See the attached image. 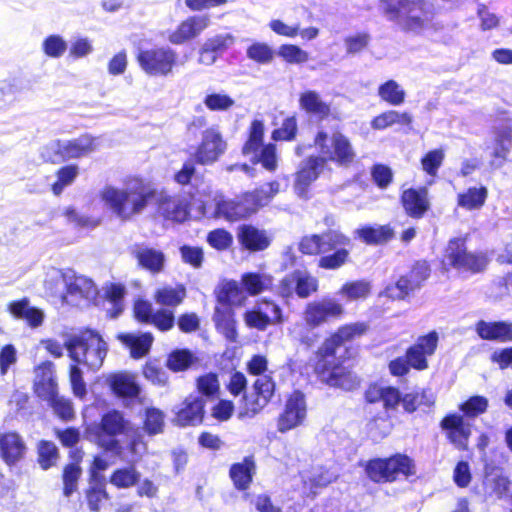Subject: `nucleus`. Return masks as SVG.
I'll use <instances>...</instances> for the list:
<instances>
[{
	"label": "nucleus",
	"instance_id": "nucleus-1",
	"mask_svg": "<svg viewBox=\"0 0 512 512\" xmlns=\"http://www.w3.org/2000/svg\"><path fill=\"white\" fill-rule=\"evenodd\" d=\"M155 196L152 186L138 177L126 180L122 187L105 186L100 192L105 205L123 221L141 214Z\"/></svg>",
	"mask_w": 512,
	"mask_h": 512
},
{
	"label": "nucleus",
	"instance_id": "nucleus-2",
	"mask_svg": "<svg viewBox=\"0 0 512 512\" xmlns=\"http://www.w3.org/2000/svg\"><path fill=\"white\" fill-rule=\"evenodd\" d=\"M380 9L387 20L406 31L419 32L432 19L430 5L422 0H381Z\"/></svg>",
	"mask_w": 512,
	"mask_h": 512
},
{
	"label": "nucleus",
	"instance_id": "nucleus-3",
	"mask_svg": "<svg viewBox=\"0 0 512 512\" xmlns=\"http://www.w3.org/2000/svg\"><path fill=\"white\" fill-rule=\"evenodd\" d=\"M248 371L259 376L253 384V393L244 395V404L238 413V418H253L270 401L274 394L275 383L269 375H262L267 370V360L264 356L255 355L248 362Z\"/></svg>",
	"mask_w": 512,
	"mask_h": 512
},
{
	"label": "nucleus",
	"instance_id": "nucleus-4",
	"mask_svg": "<svg viewBox=\"0 0 512 512\" xmlns=\"http://www.w3.org/2000/svg\"><path fill=\"white\" fill-rule=\"evenodd\" d=\"M69 357L92 371L99 370L107 355L108 346L103 338L92 330L70 336L64 343Z\"/></svg>",
	"mask_w": 512,
	"mask_h": 512
},
{
	"label": "nucleus",
	"instance_id": "nucleus-5",
	"mask_svg": "<svg viewBox=\"0 0 512 512\" xmlns=\"http://www.w3.org/2000/svg\"><path fill=\"white\" fill-rule=\"evenodd\" d=\"M129 429L130 422L125 419L123 413L110 410L102 416L99 423L87 427L85 437L108 452L120 454L122 447L117 437L126 435Z\"/></svg>",
	"mask_w": 512,
	"mask_h": 512
},
{
	"label": "nucleus",
	"instance_id": "nucleus-6",
	"mask_svg": "<svg viewBox=\"0 0 512 512\" xmlns=\"http://www.w3.org/2000/svg\"><path fill=\"white\" fill-rule=\"evenodd\" d=\"M314 145L319 156L339 166H349L355 159L356 153L350 140L341 132H334L331 137L325 131H319L314 138Z\"/></svg>",
	"mask_w": 512,
	"mask_h": 512
},
{
	"label": "nucleus",
	"instance_id": "nucleus-7",
	"mask_svg": "<svg viewBox=\"0 0 512 512\" xmlns=\"http://www.w3.org/2000/svg\"><path fill=\"white\" fill-rule=\"evenodd\" d=\"M95 149V138L84 134L70 140L52 141L43 148L41 155L46 161L59 163L85 157Z\"/></svg>",
	"mask_w": 512,
	"mask_h": 512
},
{
	"label": "nucleus",
	"instance_id": "nucleus-8",
	"mask_svg": "<svg viewBox=\"0 0 512 512\" xmlns=\"http://www.w3.org/2000/svg\"><path fill=\"white\" fill-rule=\"evenodd\" d=\"M366 473L374 482H391L398 475H414L415 466L407 455L396 454L389 458L370 460L366 465Z\"/></svg>",
	"mask_w": 512,
	"mask_h": 512
},
{
	"label": "nucleus",
	"instance_id": "nucleus-9",
	"mask_svg": "<svg viewBox=\"0 0 512 512\" xmlns=\"http://www.w3.org/2000/svg\"><path fill=\"white\" fill-rule=\"evenodd\" d=\"M488 260L482 252H469L464 238L451 239L446 247L443 265L458 271L478 273L485 269Z\"/></svg>",
	"mask_w": 512,
	"mask_h": 512
},
{
	"label": "nucleus",
	"instance_id": "nucleus-10",
	"mask_svg": "<svg viewBox=\"0 0 512 512\" xmlns=\"http://www.w3.org/2000/svg\"><path fill=\"white\" fill-rule=\"evenodd\" d=\"M178 55L168 46L141 50L137 60L140 67L150 76H167L172 73Z\"/></svg>",
	"mask_w": 512,
	"mask_h": 512
},
{
	"label": "nucleus",
	"instance_id": "nucleus-11",
	"mask_svg": "<svg viewBox=\"0 0 512 512\" xmlns=\"http://www.w3.org/2000/svg\"><path fill=\"white\" fill-rule=\"evenodd\" d=\"M54 278L62 279L66 286V294L63 299L67 302H77L80 299L91 301L98 294V289L92 279L77 275L73 270L61 272L54 271Z\"/></svg>",
	"mask_w": 512,
	"mask_h": 512
},
{
	"label": "nucleus",
	"instance_id": "nucleus-12",
	"mask_svg": "<svg viewBox=\"0 0 512 512\" xmlns=\"http://www.w3.org/2000/svg\"><path fill=\"white\" fill-rule=\"evenodd\" d=\"M216 216L223 217L229 221H237L246 218L258 211L257 199L251 192L244 193L233 200H226L222 197L216 198Z\"/></svg>",
	"mask_w": 512,
	"mask_h": 512
},
{
	"label": "nucleus",
	"instance_id": "nucleus-13",
	"mask_svg": "<svg viewBox=\"0 0 512 512\" xmlns=\"http://www.w3.org/2000/svg\"><path fill=\"white\" fill-rule=\"evenodd\" d=\"M343 306L333 298L309 302L303 312V318L307 326L316 328L331 319L341 317Z\"/></svg>",
	"mask_w": 512,
	"mask_h": 512
},
{
	"label": "nucleus",
	"instance_id": "nucleus-14",
	"mask_svg": "<svg viewBox=\"0 0 512 512\" xmlns=\"http://www.w3.org/2000/svg\"><path fill=\"white\" fill-rule=\"evenodd\" d=\"M227 143L217 127L203 131L201 143L195 152V160L201 165L215 163L226 151Z\"/></svg>",
	"mask_w": 512,
	"mask_h": 512
},
{
	"label": "nucleus",
	"instance_id": "nucleus-15",
	"mask_svg": "<svg viewBox=\"0 0 512 512\" xmlns=\"http://www.w3.org/2000/svg\"><path fill=\"white\" fill-rule=\"evenodd\" d=\"M325 158L309 156L300 162L295 173L293 188L300 198H307L308 191L325 168Z\"/></svg>",
	"mask_w": 512,
	"mask_h": 512
},
{
	"label": "nucleus",
	"instance_id": "nucleus-16",
	"mask_svg": "<svg viewBox=\"0 0 512 512\" xmlns=\"http://www.w3.org/2000/svg\"><path fill=\"white\" fill-rule=\"evenodd\" d=\"M307 415V406L304 395L295 391L287 399L283 412L277 420V429L280 433H286L300 426Z\"/></svg>",
	"mask_w": 512,
	"mask_h": 512
},
{
	"label": "nucleus",
	"instance_id": "nucleus-17",
	"mask_svg": "<svg viewBox=\"0 0 512 512\" xmlns=\"http://www.w3.org/2000/svg\"><path fill=\"white\" fill-rule=\"evenodd\" d=\"M211 25L208 14H195L181 21L179 25L168 34V41L174 45H181L197 38Z\"/></svg>",
	"mask_w": 512,
	"mask_h": 512
},
{
	"label": "nucleus",
	"instance_id": "nucleus-18",
	"mask_svg": "<svg viewBox=\"0 0 512 512\" xmlns=\"http://www.w3.org/2000/svg\"><path fill=\"white\" fill-rule=\"evenodd\" d=\"M318 289V280L306 270H295L285 276L279 287L282 296H290L295 292L300 298H307Z\"/></svg>",
	"mask_w": 512,
	"mask_h": 512
},
{
	"label": "nucleus",
	"instance_id": "nucleus-19",
	"mask_svg": "<svg viewBox=\"0 0 512 512\" xmlns=\"http://www.w3.org/2000/svg\"><path fill=\"white\" fill-rule=\"evenodd\" d=\"M441 429L446 433L447 439L459 450L468 448L471 436V425L466 423L462 415L451 413L440 422Z\"/></svg>",
	"mask_w": 512,
	"mask_h": 512
},
{
	"label": "nucleus",
	"instance_id": "nucleus-20",
	"mask_svg": "<svg viewBox=\"0 0 512 512\" xmlns=\"http://www.w3.org/2000/svg\"><path fill=\"white\" fill-rule=\"evenodd\" d=\"M438 333L432 331L421 336L416 343L406 352V358L411 367L417 370H424L428 367L427 357L435 353L438 345Z\"/></svg>",
	"mask_w": 512,
	"mask_h": 512
},
{
	"label": "nucleus",
	"instance_id": "nucleus-21",
	"mask_svg": "<svg viewBox=\"0 0 512 512\" xmlns=\"http://www.w3.org/2000/svg\"><path fill=\"white\" fill-rule=\"evenodd\" d=\"M475 332L482 340L512 342V322L479 320Z\"/></svg>",
	"mask_w": 512,
	"mask_h": 512
},
{
	"label": "nucleus",
	"instance_id": "nucleus-22",
	"mask_svg": "<svg viewBox=\"0 0 512 512\" xmlns=\"http://www.w3.org/2000/svg\"><path fill=\"white\" fill-rule=\"evenodd\" d=\"M204 417V400L201 396L190 395L176 410V422L181 426H195Z\"/></svg>",
	"mask_w": 512,
	"mask_h": 512
},
{
	"label": "nucleus",
	"instance_id": "nucleus-23",
	"mask_svg": "<svg viewBox=\"0 0 512 512\" xmlns=\"http://www.w3.org/2000/svg\"><path fill=\"white\" fill-rule=\"evenodd\" d=\"M367 330V325L364 323H352L342 326L338 331L327 339L321 347V353L324 357L333 356L336 354L337 349L342 346L346 341H349L357 336H361Z\"/></svg>",
	"mask_w": 512,
	"mask_h": 512
},
{
	"label": "nucleus",
	"instance_id": "nucleus-24",
	"mask_svg": "<svg viewBox=\"0 0 512 512\" xmlns=\"http://www.w3.org/2000/svg\"><path fill=\"white\" fill-rule=\"evenodd\" d=\"M159 213L167 220L184 222L188 215V203L185 199L161 193L157 199Z\"/></svg>",
	"mask_w": 512,
	"mask_h": 512
},
{
	"label": "nucleus",
	"instance_id": "nucleus-25",
	"mask_svg": "<svg viewBox=\"0 0 512 512\" xmlns=\"http://www.w3.org/2000/svg\"><path fill=\"white\" fill-rule=\"evenodd\" d=\"M401 201L406 213L412 218H421L430 208L426 188L407 189L403 191Z\"/></svg>",
	"mask_w": 512,
	"mask_h": 512
},
{
	"label": "nucleus",
	"instance_id": "nucleus-26",
	"mask_svg": "<svg viewBox=\"0 0 512 512\" xmlns=\"http://www.w3.org/2000/svg\"><path fill=\"white\" fill-rule=\"evenodd\" d=\"M34 388L36 394L42 399L52 397L57 391L52 362H43L35 368Z\"/></svg>",
	"mask_w": 512,
	"mask_h": 512
},
{
	"label": "nucleus",
	"instance_id": "nucleus-27",
	"mask_svg": "<svg viewBox=\"0 0 512 512\" xmlns=\"http://www.w3.org/2000/svg\"><path fill=\"white\" fill-rule=\"evenodd\" d=\"M512 146V129L505 127L494 132V143L492 146L490 165L492 168H500L507 160Z\"/></svg>",
	"mask_w": 512,
	"mask_h": 512
},
{
	"label": "nucleus",
	"instance_id": "nucleus-28",
	"mask_svg": "<svg viewBox=\"0 0 512 512\" xmlns=\"http://www.w3.org/2000/svg\"><path fill=\"white\" fill-rule=\"evenodd\" d=\"M132 254L137 259L138 264L151 273H159L164 268L165 255L160 250L137 245L133 248Z\"/></svg>",
	"mask_w": 512,
	"mask_h": 512
},
{
	"label": "nucleus",
	"instance_id": "nucleus-29",
	"mask_svg": "<svg viewBox=\"0 0 512 512\" xmlns=\"http://www.w3.org/2000/svg\"><path fill=\"white\" fill-rule=\"evenodd\" d=\"M322 380L328 385L344 390H352L359 385L357 376L344 366H334L331 370L319 371Z\"/></svg>",
	"mask_w": 512,
	"mask_h": 512
},
{
	"label": "nucleus",
	"instance_id": "nucleus-30",
	"mask_svg": "<svg viewBox=\"0 0 512 512\" xmlns=\"http://www.w3.org/2000/svg\"><path fill=\"white\" fill-rule=\"evenodd\" d=\"M8 311L15 318L25 320L33 328L40 326L44 320V313L38 308L31 307L27 298L10 302Z\"/></svg>",
	"mask_w": 512,
	"mask_h": 512
},
{
	"label": "nucleus",
	"instance_id": "nucleus-31",
	"mask_svg": "<svg viewBox=\"0 0 512 512\" xmlns=\"http://www.w3.org/2000/svg\"><path fill=\"white\" fill-rule=\"evenodd\" d=\"M299 106L306 113L319 119L327 118L331 112L330 105L323 101L320 94L314 90H307L300 94Z\"/></svg>",
	"mask_w": 512,
	"mask_h": 512
},
{
	"label": "nucleus",
	"instance_id": "nucleus-32",
	"mask_svg": "<svg viewBox=\"0 0 512 512\" xmlns=\"http://www.w3.org/2000/svg\"><path fill=\"white\" fill-rule=\"evenodd\" d=\"M483 485L487 498L495 497L496 499H507L510 492H512V482L508 477L502 474H487Z\"/></svg>",
	"mask_w": 512,
	"mask_h": 512
},
{
	"label": "nucleus",
	"instance_id": "nucleus-33",
	"mask_svg": "<svg viewBox=\"0 0 512 512\" xmlns=\"http://www.w3.org/2000/svg\"><path fill=\"white\" fill-rule=\"evenodd\" d=\"M0 451L4 461L13 464L24 455L25 445L18 434L8 433L0 436Z\"/></svg>",
	"mask_w": 512,
	"mask_h": 512
},
{
	"label": "nucleus",
	"instance_id": "nucleus-34",
	"mask_svg": "<svg viewBox=\"0 0 512 512\" xmlns=\"http://www.w3.org/2000/svg\"><path fill=\"white\" fill-rule=\"evenodd\" d=\"M239 239L243 246L252 251H261L270 245L266 232L250 225L241 228Z\"/></svg>",
	"mask_w": 512,
	"mask_h": 512
},
{
	"label": "nucleus",
	"instance_id": "nucleus-35",
	"mask_svg": "<svg viewBox=\"0 0 512 512\" xmlns=\"http://www.w3.org/2000/svg\"><path fill=\"white\" fill-rule=\"evenodd\" d=\"M218 307L231 305H241L245 300V295L236 281H225L220 284L216 291Z\"/></svg>",
	"mask_w": 512,
	"mask_h": 512
},
{
	"label": "nucleus",
	"instance_id": "nucleus-36",
	"mask_svg": "<svg viewBox=\"0 0 512 512\" xmlns=\"http://www.w3.org/2000/svg\"><path fill=\"white\" fill-rule=\"evenodd\" d=\"M338 472L325 466H313L311 470L303 474V481L309 484L310 489L322 488L331 484L338 478Z\"/></svg>",
	"mask_w": 512,
	"mask_h": 512
},
{
	"label": "nucleus",
	"instance_id": "nucleus-37",
	"mask_svg": "<svg viewBox=\"0 0 512 512\" xmlns=\"http://www.w3.org/2000/svg\"><path fill=\"white\" fill-rule=\"evenodd\" d=\"M213 319L217 329L225 336L226 339L230 341L236 340L237 332L231 307H216Z\"/></svg>",
	"mask_w": 512,
	"mask_h": 512
},
{
	"label": "nucleus",
	"instance_id": "nucleus-38",
	"mask_svg": "<svg viewBox=\"0 0 512 512\" xmlns=\"http://www.w3.org/2000/svg\"><path fill=\"white\" fill-rule=\"evenodd\" d=\"M243 289L249 295H257L273 286V277L266 273H245L241 277Z\"/></svg>",
	"mask_w": 512,
	"mask_h": 512
},
{
	"label": "nucleus",
	"instance_id": "nucleus-39",
	"mask_svg": "<svg viewBox=\"0 0 512 512\" xmlns=\"http://www.w3.org/2000/svg\"><path fill=\"white\" fill-rule=\"evenodd\" d=\"M366 398L369 402L381 400L386 409H394L402 402L400 392L394 387L372 386L366 392Z\"/></svg>",
	"mask_w": 512,
	"mask_h": 512
},
{
	"label": "nucleus",
	"instance_id": "nucleus-40",
	"mask_svg": "<svg viewBox=\"0 0 512 512\" xmlns=\"http://www.w3.org/2000/svg\"><path fill=\"white\" fill-rule=\"evenodd\" d=\"M254 468L255 464L250 458H245L243 462L232 465L230 477L237 489L245 490L249 487Z\"/></svg>",
	"mask_w": 512,
	"mask_h": 512
},
{
	"label": "nucleus",
	"instance_id": "nucleus-41",
	"mask_svg": "<svg viewBox=\"0 0 512 512\" xmlns=\"http://www.w3.org/2000/svg\"><path fill=\"white\" fill-rule=\"evenodd\" d=\"M122 341L130 348L133 358H142L145 356L153 343L151 333H142L140 335L127 334L121 337Z\"/></svg>",
	"mask_w": 512,
	"mask_h": 512
},
{
	"label": "nucleus",
	"instance_id": "nucleus-42",
	"mask_svg": "<svg viewBox=\"0 0 512 512\" xmlns=\"http://www.w3.org/2000/svg\"><path fill=\"white\" fill-rule=\"evenodd\" d=\"M141 473L134 465L116 469L110 476L109 482L119 488L127 489L135 486L140 481Z\"/></svg>",
	"mask_w": 512,
	"mask_h": 512
},
{
	"label": "nucleus",
	"instance_id": "nucleus-43",
	"mask_svg": "<svg viewBox=\"0 0 512 512\" xmlns=\"http://www.w3.org/2000/svg\"><path fill=\"white\" fill-rule=\"evenodd\" d=\"M110 386L119 397L134 398L138 396L140 387L134 379L126 374H116L110 378Z\"/></svg>",
	"mask_w": 512,
	"mask_h": 512
},
{
	"label": "nucleus",
	"instance_id": "nucleus-44",
	"mask_svg": "<svg viewBox=\"0 0 512 512\" xmlns=\"http://www.w3.org/2000/svg\"><path fill=\"white\" fill-rule=\"evenodd\" d=\"M356 233L367 244L385 243L394 236V231L389 225L364 227L358 229Z\"/></svg>",
	"mask_w": 512,
	"mask_h": 512
},
{
	"label": "nucleus",
	"instance_id": "nucleus-45",
	"mask_svg": "<svg viewBox=\"0 0 512 512\" xmlns=\"http://www.w3.org/2000/svg\"><path fill=\"white\" fill-rule=\"evenodd\" d=\"M264 130V122L262 120L255 119L252 121L249 127L248 139L242 148L243 155L250 156V154H255V152L259 151V149L264 146Z\"/></svg>",
	"mask_w": 512,
	"mask_h": 512
},
{
	"label": "nucleus",
	"instance_id": "nucleus-46",
	"mask_svg": "<svg viewBox=\"0 0 512 512\" xmlns=\"http://www.w3.org/2000/svg\"><path fill=\"white\" fill-rule=\"evenodd\" d=\"M249 157L253 163H260L269 172H274L278 167L277 149L273 143L264 145L255 154H250Z\"/></svg>",
	"mask_w": 512,
	"mask_h": 512
},
{
	"label": "nucleus",
	"instance_id": "nucleus-47",
	"mask_svg": "<svg viewBox=\"0 0 512 512\" xmlns=\"http://www.w3.org/2000/svg\"><path fill=\"white\" fill-rule=\"evenodd\" d=\"M68 49L67 41L59 34L46 36L41 43V51L48 58L60 59Z\"/></svg>",
	"mask_w": 512,
	"mask_h": 512
},
{
	"label": "nucleus",
	"instance_id": "nucleus-48",
	"mask_svg": "<svg viewBox=\"0 0 512 512\" xmlns=\"http://www.w3.org/2000/svg\"><path fill=\"white\" fill-rule=\"evenodd\" d=\"M378 96L390 105L399 106L404 103L406 93L395 80H388L379 86Z\"/></svg>",
	"mask_w": 512,
	"mask_h": 512
},
{
	"label": "nucleus",
	"instance_id": "nucleus-49",
	"mask_svg": "<svg viewBox=\"0 0 512 512\" xmlns=\"http://www.w3.org/2000/svg\"><path fill=\"white\" fill-rule=\"evenodd\" d=\"M488 196V191L485 187L469 188L466 192L458 195V205L467 210L481 208Z\"/></svg>",
	"mask_w": 512,
	"mask_h": 512
},
{
	"label": "nucleus",
	"instance_id": "nucleus-50",
	"mask_svg": "<svg viewBox=\"0 0 512 512\" xmlns=\"http://www.w3.org/2000/svg\"><path fill=\"white\" fill-rule=\"evenodd\" d=\"M186 296V290L183 286L159 288L155 292V301L162 306L175 307L179 305Z\"/></svg>",
	"mask_w": 512,
	"mask_h": 512
},
{
	"label": "nucleus",
	"instance_id": "nucleus-51",
	"mask_svg": "<svg viewBox=\"0 0 512 512\" xmlns=\"http://www.w3.org/2000/svg\"><path fill=\"white\" fill-rule=\"evenodd\" d=\"M79 175V167L77 165H67L60 168L57 173V181L52 184V192L54 195H60L63 190L70 186Z\"/></svg>",
	"mask_w": 512,
	"mask_h": 512
},
{
	"label": "nucleus",
	"instance_id": "nucleus-52",
	"mask_svg": "<svg viewBox=\"0 0 512 512\" xmlns=\"http://www.w3.org/2000/svg\"><path fill=\"white\" fill-rule=\"evenodd\" d=\"M370 293V284L364 280L352 281L344 284L338 294L347 300L363 299Z\"/></svg>",
	"mask_w": 512,
	"mask_h": 512
},
{
	"label": "nucleus",
	"instance_id": "nucleus-53",
	"mask_svg": "<svg viewBox=\"0 0 512 512\" xmlns=\"http://www.w3.org/2000/svg\"><path fill=\"white\" fill-rule=\"evenodd\" d=\"M248 59L258 64H269L274 57L273 49L264 42H254L246 50Z\"/></svg>",
	"mask_w": 512,
	"mask_h": 512
},
{
	"label": "nucleus",
	"instance_id": "nucleus-54",
	"mask_svg": "<svg viewBox=\"0 0 512 512\" xmlns=\"http://www.w3.org/2000/svg\"><path fill=\"white\" fill-rule=\"evenodd\" d=\"M488 399L475 395L459 405V410L468 418H475L487 411Z\"/></svg>",
	"mask_w": 512,
	"mask_h": 512
},
{
	"label": "nucleus",
	"instance_id": "nucleus-55",
	"mask_svg": "<svg viewBox=\"0 0 512 512\" xmlns=\"http://www.w3.org/2000/svg\"><path fill=\"white\" fill-rule=\"evenodd\" d=\"M49 402L54 413L63 420H71L74 417V409L69 399L59 396L57 391L52 397L44 398Z\"/></svg>",
	"mask_w": 512,
	"mask_h": 512
},
{
	"label": "nucleus",
	"instance_id": "nucleus-56",
	"mask_svg": "<svg viewBox=\"0 0 512 512\" xmlns=\"http://www.w3.org/2000/svg\"><path fill=\"white\" fill-rule=\"evenodd\" d=\"M434 403L432 393L427 391L408 393L402 398V404L405 411L414 412L419 406H430Z\"/></svg>",
	"mask_w": 512,
	"mask_h": 512
},
{
	"label": "nucleus",
	"instance_id": "nucleus-57",
	"mask_svg": "<svg viewBox=\"0 0 512 512\" xmlns=\"http://www.w3.org/2000/svg\"><path fill=\"white\" fill-rule=\"evenodd\" d=\"M164 414L157 408H147L145 412L144 429L153 436L163 432Z\"/></svg>",
	"mask_w": 512,
	"mask_h": 512
},
{
	"label": "nucleus",
	"instance_id": "nucleus-58",
	"mask_svg": "<svg viewBox=\"0 0 512 512\" xmlns=\"http://www.w3.org/2000/svg\"><path fill=\"white\" fill-rule=\"evenodd\" d=\"M82 470L78 464L71 463L65 466L63 471V493L66 497L71 496L78 486V480Z\"/></svg>",
	"mask_w": 512,
	"mask_h": 512
},
{
	"label": "nucleus",
	"instance_id": "nucleus-59",
	"mask_svg": "<svg viewBox=\"0 0 512 512\" xmlns=\"http://www.w3.org/2000/svg\"><path fill=\"white\" fill-rule=\"evenodd\" d=\"M58 458V449L53 442L41 441L38 445V462L43 470L52 467Z\"/></svg>",
	"mask_w": 512,
	"mask_h": 512
},
{
	"label": "nucleus",
	"instance_id": "nucleus-60",
	"mask_svg": "<svg viewBox=\"0 0 512 512\" xmlns=\"http://www.w3.org/2000/svg\"><path fill=\"white\" fill-rule=\"evenodd\" d=\"M298 131L297 119L295 116L287 117L281 126L272 132L274 141H292L296 138Z\"/></svg>",
	"mask_w": 512,
	"mask_h": 512
},
{
	"label": "nucleus",
	"instance_id": "nucleus-61",
	"mask_svg": "<svg viewBox=\"0 0 512 512\" xmlns=\"http://www.w3.org/2000/svg\"><path fill=\"white\" fill-rule=\"evenodd\" d=\"M278 55L290 64H302L309 59V54L305 50L293 44L280 46Z\"/></svg>",
	"mask_w": 512,
	"mask_h": 512
},
{
	"label": "nucleus",
	"instance_id": "nucleus-62",
	"mask_svg": "<svg viewBox=\"0 0 512 512\" xmlns=\"http://www.w3.org/2000/svg\"><path fill=\"white\" fill-rule=\"evenodd\" d=\"M236 42V37L232 33L216 34L205 41L208 49L215 51L218 55L223 54Z\"/></svg>",
	"mask_w": 512,
	"mask_h": 512
},
{
	"label": "nucleus",
	"instance_id": "nucleus-63",
	"mask_svg": "<svg viewBox=\"0 0 512 512\" xmlns=\"http://www.w3.org/2000/svg\"><path fill=\"white\" fill-rule=\"evenodd\" d=\"M193 361V355L188 350H175L168 356L167 367L174 371L187 369Z\"/></svg>",
	"mask_w": 512,
	"mask_h": 512
},
{
	"label": "nucleus",
	"instance_id": "nucleus-64",
	"mask_svg": "<svg viewBox=\"0 0 512 512\" xmlns=\"http://www.w3.org/2000/svg\"><path fill=\"white\" fill-rule=\"evenodd\" d=\"M203 102L211 111H227L235 103L229 95L224 93L207 94Z\"/></svg>",
	"mask_w": 512,
	"mask_h": 512
}]
</instances>
